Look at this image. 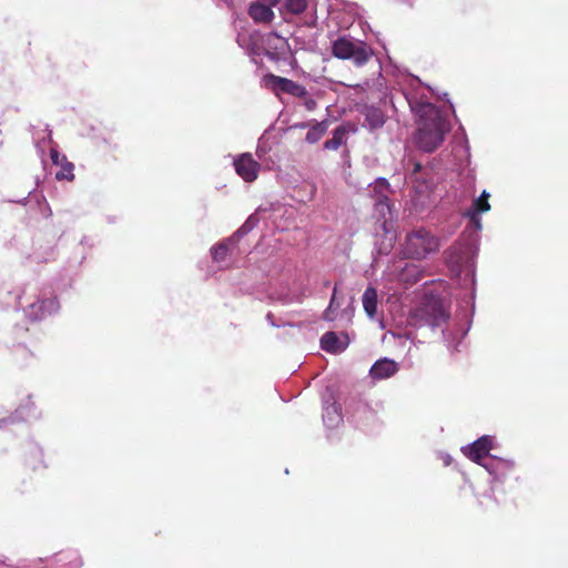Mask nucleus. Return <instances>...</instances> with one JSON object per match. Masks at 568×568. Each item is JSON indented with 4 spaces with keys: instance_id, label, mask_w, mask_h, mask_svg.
<instances>
[{
    "instance_id": "obj_14",
    "label": "nucleus",
    "mask_w": 568,
    "mask_h": 568,
    "mask_svg": "<svg viewBox=\"0 0 568 568\" xmlns=\"http://www.w3.org/2000/svg\"><path fill=\"white\" fill-rule=\"evenodd\" d=\"M489 193L483 191L480 196L476 199L471 205V207L465 213L473 222L479 223L477 215L479 213H485L490 210V204L488 202Z\"/></svg>"
},
{
    "instance_id": "obj_4",
    "label": "nucleus",
    "mask_w": 568,
    "mask_h": 568,
    "mask_svg": "<svg viewBox=\"0 0 568 568\" xmlns=\"http://www.w3.org/2000/svg\"><path fill=\"white\" fill-rule=\"evenodd\" d=\"M438 248V239L425 229H418L407 234L404 253L407 257L420 260Z\"/></svg>"
},
{
    "instance_id": "obj_19",
    "label": "nucleus",
    "mask_w": 568,
    "mask_h": 568,
    "mask_svg": "<svg viewBox=\"0 0 568 568\" xmlns=\"http://www.w3.org/2000/svg\"><path fill=\"white\" fill-rule=\"evenodd\" d=\"M346 130L344 126H337L334 132L332 139H328L324 143V148L327 150H337L345 140Z\"/></svg>"
},
{
    "instance_id": "obj_2",
    "label": "nucleus",
    "mask_w": 568,
    "mask_h": 568,
    "mask_svg": "<svg viewBox=\"0 0 568 568\" xmlns=\"http://www.w3.org/2000/svg\"><path fill=\"white\" fill-rule=\"evenodd\" d=\"M332 54L339 60H351L361 68L372 59L374 51L366 42L343 36L332 43Z\"/></svg>"
},
{
    "instance_id": "obj_25",
    "label": "nucleus",
    "mask_w": 568,
    "mask_h": 568,
    "mask_svg": "<svg viewBox=\"0 0 568 568\" xmlns=\"http://www.w3.org/2000/svg\"><path fill=\"white\" fill-rule=\"evenodd\" d=\"M310 125H312V122H308V123H298L296 124L295 126L296 128H300V129H305V128H308L310 129Z\"/></svg>"
},
{
    "instance_id": "obj_3",
    "label": "nucleus",
    "mask_w": 568,
    "mask_h": 568,
    "mask_svg": "<svg viewBox=\"0 0 568 568\" xmlns=\"http://www.w3.org/2000/svg\"><path fill=\"white\" fill-rule=\"evenodd\" d=\"M448 316L442 298L434 295H426L412 313V320L419 326L438 327L447 321Z\"/></svg>"
},
{
    "instance_id": "obj_15",
    "label": "nucleus",
    "mask_w": 568,
    "mask_h": 568,
    "mask_svg": "<svg viewBox=\"0 0 568 568\" xmlns=\"http://www.w3.org/2000/svg\"><path fill=\"white\" fill-rule=\"evenodd\" d=\"M389 187V184L387 182L386 179H377L375 181V184H374V191L376 193L379 194L377 201H376V209L381 212V213H384V210H387L389 211L390 207H389V203H388V197H387V190Z\"/></svg>"
},
{
    "instance_id": "obj_10",
    "label": "nucleus",
    "mask_w": 568,
    "mask_h": 568,
    "mask_svg": "<svg viewBox=\"0 0 568 568\" xmlns=\"http://www.w3.org/2000/svg\"><path fill=\"white\" fill-rule=\"evenodd\" d=\"M398 372V364L389 358L376 361L369 369V376L373 379H385L394 376Z\"/></svg>"
},
{
    "instance_id": "obj_8",
    "label": "nucleus",
    "mask_w": 568,
    "mask_h": 568,
    "mask_svg": "<svg viewBox=\"0 0 568 568\" xmlns=\"http://www.w3.org/2000/svg\"><path fill=\"white\" fill-rule=\"evenodd\" d=\"M493 448V439L490 436H481L477 440H475L470 446L464 449V454L471 460L477 464L489 455V452Z\"/></svg>"
},
{
    "instance_id": "obj_6",
    "label": "nucleus",
    "mask_w": 568,
    "mask_h": 568,
    "mask_svg": "<svg viewBox=\"0 0 568 568\" xmlns=\"http://www.w3.org/2000/svg\"><path fill=\"white\" fill-rule=\"evenodd\" d=\"M234 169L245 182H253L258 176L261 164L253 159L251 153H242L234 160Z\"/></svg>"
},
{
    "instance_id": "obj_1",
    "label": "nucleus",
    "mask_w": 568,
    "mask_h": 568,
    "mask_svg": "<svg viewBox=\"0 0 568 568\" xmlns=\"http://www.w3.org/2000/svg\"><path fill=\"white\" fill-rule=\"evenodd\" d=\"M412 111L417 115V130L414 135L417 148L424 152H434L449 131L447 121L432 103L407 99Z\"/></svg>"
},
{
    "instance_id": "obj_12",
    "label": "nucleus",
    "mask_w": 568,
    "mask_h": 568,
    "mask_svg": "<svg viewBox=\"0 0 568 568\" xmlns=\"http://www.w3.org/2000/svg\"><path fill=\"white\" fill-rule=\"evenodd\" d=\"M248 14L257 23H270L275 17L272 7L258 1L250 6Z\"/></svg>"
},
{
    "instance_id": "obj_18",
    "label": "nucleus",
    "mask_w": 568,
    "mask_h": 568,
    "mask_svg": "<svg viewBox=\"0 0 568 568\" xmlns=\"http://www.w3.org/2000/svg\"><path fill=\"white\" fill-rule=\"evenodd\" d=\"M341 419L342 417L341 414L338 413V407L335 403L324 408L323 420L327 425V427H335L341 422Z\"/></svg>"
},
{
    "instance_id": "obj_7",
    "label": "nucleus",
    "mask_w": 568,
    "mask_h": 568,
    "mask_svg": "<svg viewBox=\"0 0 568 568\" xmlns=\"http://www.w3.org/2000/svg\"><path fill=\"white\" fill-rule=\"evenodd\" d=\"M60 307L59 301L57 297L44 298L32 303L27 308V316L31 321H40L44 318L47 315H51L58 312Z\"/></svg>"
},
{
    "instance_id": "obj_11",
    "label": "nucleus",
    "mask_w": 568,
    "mask_h": 568,
    "mask_svg": "<svg viewBox=\"0 0 568 568\" xmlns=\"http://www.w3.org/2000/svg\"><path fill=\"white\" fill-rule=\"evenodd\" d=\"M363 114L365 116L364 125L372 131L381 129L387 119L385 113L379 108L373 105L365 106Z\"/></svg>"
},
{
    "instance_id": "obj_5",
    "label": "nucleus",
    "mask_w": 568,
    "mask_h": 568,
    "mask_svg": "<svg viewBox=\"0 0 568 568\" xmlns=\"http://www.w3.org/2000/svg\"><path fill=\"white\" fill-rule=\"evenodd\" d=\"M264 81L265 84L271 88L276 95L282 92L296 98H305L307 95L306 88L291 79L270 73L264 77Z\"/></svg>"
},
{
    "instance_id": "obj_16",
    "label": "nucleus",
    "mask_w": 568,
    "mask_h": 568,
    "mask_svg": "<svg viewBox=\"0 0 568 568\" xmlns=\"http://www.w3.org/2000/svg\"><path fill=\"white\" fill-rule=\"evenodd\" d=\"M363 307L369 318H375L377 314V291L368 286L362 296Z\"/></svg>"
},
{
    "instance_id": "obj_21",
    "label": "nucleus",
    "mask_w": 568,
    "mask_h": 568,
    "mask_svg": "<svg viewBox=\"0 0 568 568\" xmlns=\"http://www.w3.org/2000/svg\"><path fill=\"white\" fill-rule=\"evenodd\" d=\"M285 9L292 14H301L307 9V0H286Z\"/></svg>"
},
{
    "instance_id": "obj_22",
    "label": "nucleus",
    "mask_w": 568,
    "mask_h": 568,
    "mask_svg": "<svg viewBox=\"0 0 568 568\" xmlns=\"http://www.w3.org/2000/svg\"><path fill=\"white\" fill-rule=\"evenodd\" d=\"M336 293H337V287L335 286L333 290L331 301H329V305L325 310L324 315H323L325 321H334L336 318L335 308L339 306L338 304H336Z\"/></svg>"
},
{
    "instance_id": "obj_13",
    "label": "nucleus",
    "mask_w": 568,
    "mask_h": 568,
    "mask_svg": "<svg viewBox=\"0 0 568 568\" xmlns=\"http://www.w3.org/2000/svg\"><path fill=\"white\" fill-rule=\"evenodd\" d=\"M347 345L348 342L341 339L334 332H326L321 338V347L328 353H341Z\"/></svg>"
},
{
    "instance_id": "obj_17",
    "label": "nucleus",
    "mask_w": 568,
    "mask_h": 568,
    "mask_svg": "<svg viewBox=\"0 0 568 568\" xmlns=\"http://www.w3.org/2000/svg\"><path fill=\"white\" fill-rule=\"evenodd\" d=\"M328 129V121L324 120L321 122L312 121V125H310V129L306 133L305 140L306 142L314 144L318 142L324 134L327 132Z\"/></svg>"
},
{
    "instance_id": "obj_9",
    "label": "nucleus",
    "mask_w": 568,
    "mask_h": 568,
    "mask_svg": "<svg viewBox=\"0 0 568 568\" xmlns=\"http://www.w3.org/2000/svg\"><path fill=\"white\" fill-rule=\"evenodd\" d=\"M50 158L54 165L60 166V169L55 172V179L58 181H72L74 179L73 170L74 165L72 162L68 161L64 154H61L58 150H50Z\"/></svg>"
},
{
    "instance_id": "obj_23",
    "label": "nucleus",
    "mask_w": 568,
    "mask_h": 568,
    "mask_svg": "<svg viewBox=\"0 0 568 568\" xmlns=\"http://www.w3.org/2000/svg\"><path fill=\"white\" fill-rule=\"evenodd\" d=\"M303 99H304V106L307 111H314L317 108V102L313 98H311L308 94Z\"/></svg>"
},
{
    "instance_id": "obj_20",
    "label": "nucleus",
    "mask_w": 568,
    "mask_h": 568,
    "mask_svg": "<svg viewBox=\"0 0 568 568\" xmlns=\"http://www.w3.org/2000/svg\"><path fill=\"white\" fill-rule=\"evenodd\" d=\"M229 246L225 242L217 243L211 248L212 258L216 263H222L229 256Z\"/></svg>"
},
{
    "instance_id": "obj_24",
    "label": "nucleus",
    "mask_w": 568,
    "mask_h": 568,
    "mask_svg": "<svg viewBox=\"0 0 568 568\" xmlns=\"http://www.w3.org/2000/svg\"><path fill=\"white\" fill-rule=\"evenodd\" d=\"M257 1L273 8L276 4H278L281 0H257Z\"/></svg>"
}]
</instances>
